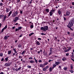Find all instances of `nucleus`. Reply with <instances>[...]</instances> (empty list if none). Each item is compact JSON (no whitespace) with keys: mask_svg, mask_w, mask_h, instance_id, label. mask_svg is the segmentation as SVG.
Masks as SVG:
<instances>
[{"mask_svg":"<svg viewBox=\"0 0 74 74\" xmlns=\"http://www.w3.org/2000/svg\"><path fill=\"white\" fill-rule=\"evenodd\" d=\"M22 27H18V30H21V29H22Z\"/></svg>","mask_w":74,"mask_h":74,"instance_id":"ea45409f","label":"nucleus"},{"mask_svg":"<svg viewBox=\"0 0 74 74\" xmlns=\"http://www.w3.org/2000/svg\"><path fill=\"white\" fill-rule=\"evenodd\" d=\"M44 32H46L47 30H48L49 29V28L48 26L47 25L44 26Z\"/></svg>","mask_w":74,"mask_h":74,"instance_id":"7ed1b4c3","label":"nucleus"},{"mask_svg":"<svg viewBox=\"0 0 74 74\" xmlns=\"http://www.w3.org/2000/svg\"><path fill=\"white\" fill-rule=\"evenodd\" d=\"M60 62H56L55 63V64L56 65H59V64H60Z\"/></svg>","mask_w":74,"mask_h":74,"instance_id":"dca6fc26","label":"nucleus"},{"mask_svg":"<svg viewBox=\"0 0 74 74\" xmlns=\"http://www.w3.org/2000/svg\"><path fill=\"white\" fill-rule=\"evenodd\" d=\"M32 1H33V0H31V1L29 2L28 3V7H30V6L31 5V4H32Z\"/></svg>","mask_w":74,"mask_h":74,"instance_id":"423d86ee","label":"nucleus"},{"mask_svg":"<svg viewBox=\"0 0 74 74\" xmlns=\"http://www.w3.org/2000/svg\"><path fill=\"white\" fill-rule=\"evenodd\" d=\"M29 62L30 63H34V61L32 60H31L29 61Z\"/></svg>","mask_w":74,"mask_h":74,"instance_id":"2f4dec72","label":"nucleus"},{"mask_svg":"<svg viewBox=\"0 0 74 74\" xmlns=\"http://www.w3.org/2000/svg\"><path fill=\"white\" fill-rule=\"evenodd\" d=\"M25 52H26V51H25V50H24L22 52V53H21V54L23 55H24V53H25Z\"/></svg>","mask_w":74,"mask_h":74,"instance_id":"bb28decb","label":"nucleus"},{"mask_svg":"<svg viewBox=\"0 0 74 74\" xmlns=\"http://www.w3.org/2000/svg\"><path fill=\"white\" fill-rule=\"evenodd\" d=\"M71 57L72 58H74V53L72 52V55H71Z\"/></svg>","mask_w":74,"mask_h":74,"instance_id":"a878e982","label":"nucleus"},{"mask_svg":"<svg viewBox=\"0 0 74 74\" xmlns=\"http://www.w3.org/2000/svg\"><path fill=\"white\" fill-rule=\"evenodd\" d=\"M15 19L16 20V21H18V20H21V19L19 18L18 17H16L15 18Z\"/></svg>","mask_w":74,"mask_h":74,"instance_id":"1a4fd4ad","label":"nucleus"},{"mask_svg":"<svg viewBox=\"0 0 74 74\" xmlns=\"http://www.w3.org/2000/svg\"><path fill=\"white\" fill-rule=\"evenodd\" d=\"M16 16V14H15L14 13L12 14V16L13 17Z\"/></svg>","mask_w":74,"mask_h":74,"instance_id":"412c9836","label":"nucleus"},{"mask_svg":"<svg viewBox=\"0 0 74 74\" xmlns=\"http://www.w3.org/2000/svg\"><path fill=\"white\" fill-rule=\"evenodd\" d=\"M56 64H53V67H56Z\"/></svg>","mask_w":74,"mask_h":74,"instance_id":"3c124183","label":"nucleus"},{"mask_svg":"<svg viewBox=\"0 0 74 74\" xmlns=\"http://www.w3.org/2000/svg\"><path fill=\"white\" fill-rule=\"evenodd\" d=\"M9 58V57H8L7 58H5V61H6V62H7V61H8Z\"/></svg>","mask_w":74,"mask_h":74,"instance_id":"4468645a","label":"nucleus"},{"mask_svg":"<svg viewBox=\"0 0 74 74\" xmlns=\"http://www.w3.org/2000/svg\"><path fill=\"white\" fill-rule=\"evenodd\" d=\"M34 33L32 32V33H31V34H29V37H30V36H32V35H33V34H34Z\"/></svg>","mask_w":74,"mask_h":74,"instance_id":"4be33fe9","label":"nucleus"},{"mask_svg":"<svg viewBox=\"0 0 74 74\" xmlns=\"http://www.w3.org/2000/svg\"><path fill=\"white\" fill-rule=\"evenodd\" d=\"M14 13V14H15V15H17L18 14V12H17V11H16Z\"/></svg>","mask_w":74,"mask_h":74,"instance_id":"72a5a7b5","label":"nucleus"},{"mask_svg":"<svg viewBox=\"0 0 74 74\" xmlns=\"http://www.w3.org/2000/svg\"><path fill=\"white\" fill-rule=\"evenodd\" d=\"M58 13L59 15H60V14H61V12L60 11V10H58Z\"/></svg>","mask_w":74,"mask_h":74,"instance_id":"6ab92c4d","label":"nucleus"},{"mask_svg":"<svg viewBox=\"0 0 74 74\" xmlns=\"http://www.w3.org/2000/svg\"><path fill=\"white\" fill-rule=\"evenodd\" d=\"M68 69V68H67V67H64V68H63V69L64 70H65V71H66L67 70V69Z\"/></svg>","mask_w":74,"mask_h":74,"instance_id":"ddd939ff","label":"nucleus"},{"mask_svg":"<svg viewBox=\"0 0 74 74\" xmlns=\"http://www.w3.org/2000/svg\"><path fill=\"white\" fill-rule=\"evenodd\" d=\"M20 14H23V11H22V10L20 11Z\"/></svg>","mask_w":74,"mask_h":74,"instance_id":"603ef678","label":"nucleus"},{"mask_svg":"<svg viewBox=\"0 0 74 74\" xmlns=\"http://www.w3.org/2000/svg\"><path fill=\"white\" fill-rule=\"evenodd\" d=\"M66 15H64V16H69V15H70V12H69V11H67L66 12Z\"/></svg>","mask_w":74,"mask_h":74,"instance_id":"39448f33","label":"nucleus"},{"mask_svg":"<svg viewBox=\"0 0 74 74\" xmlns=\"http://www.w3.org/2000/svg\"><path fill=\"white\" fill-rule=\"evenodd\" d=\"M38 40H41V39L40 38H38Z\"/></svg>","mask_w":74,"mask_h":74,"instance_id":"774afa93","label":"nucleus"},{"mask_svg":"<svg viewBox=\"0 0 74 74\" xmlns=\"http://www.w3.org/2000/svg\"><path fill=\"white\" fill-rule=\"evenodd\" d=\"M73 25H67V27L71 30H72V31H73V29L71 28V27Z\"/></svg>","mask_w":74,"mask_h":74,"instance_id":"20e7f679","label":"nucleus"},{"mask_svg":"<svg viewBox=\"0 0 74 74\" xmlns=\"http://www.w3.org/2000/svg\"><path fill=\"white\" fill-rule=\"evenodd\" d=\"M7 28V25H6L3 28L5 29H6Z\"/></svg>","mask_w":74,"mask_h":74,"instance_id":"79ce46f5","label":"nucleus"},{"mask_svg":"<svg viewBox=\"0 0 74 74\" xmlns=\"http://www.w3.org/2000/svg\"><path fill=\"white\" fill-rule=\"evenodd\" d=\"M34 27V25H31L30 26V28L31 29H33Z\"/></svg>","mask_w":74,"mask_h":74,"instance_id":"cd10ccee","label":"nucleus"},{"mask_svg":"<svg viewBox=\"0 0 74 74\" xmlns=\"http://www.w3.org/2000/svg\"><path fill=\"white\" fill-rule=\"evenodd\" d=\"M41 35L42 36V35H45V34H44V33H41Z\"/></svg>","mask_w":74,"mask_h":74,"instance_id":"6e6d98bb","label":"nucleus"},{"mask_svg":"<svg viewBox=\"0 0 74 74\" xmlns=\"http://www.w3.org/2000/svg\"><path fill=\"white\" fill-rule=\"evenodd\" d=\"M73 64H71L70 67H71V70H73Z\"/></svg>","mask_w":74,"mask_h":74,"instance_id":"f8f14e48","label":"nucleus"},{"mask_svg":"<svg viewBox=\"0 0 74 74\" xmlns=\"http://www.w3.org/2000/svg\"><path fill=\"white\" fill-rule=\"evenodd\" d=\"M6 12H7V13L8 12H9V11H10V10H9V9L8 8H6Z\"/></svg>","mask_w":74,"mask_h":74,"instance_id":"f3484780","label":"nucleus"},{"mask_svg":"<svg viewBox=\"0 0 74 74\" xmlns=\"http://www.w3.org/2000/svg\"><path fill=\"white\" fill-rule=\"evenodd\" d=\"M9 34H9V33H8L6 34V35L7 36H6L7 37V38H8V37H10V36H8V35H9Z\"/></svg>","mask_w":74,"mask_h":74,"instance_id":"58836bf2","label":"nucleus"},{"mask_svg":"<svg viewBox=\"0 0 74 74\" xmlns=\"http://www.w3.org/2000/svg\"><path fill=\"white\" fill-rule=\"evenodd\" d=\"M4 30H5V29L4 28H3L2 29V31H1V32L3 33V32H4Z\"/></svg>","mask_w":74,"mask_h":74,"instance_id":"de8ad7c7","label":"nucleus"},{"mask_svg":"<svg viewBox=\"0 0 74 74\" xmlns=\"http://www.w3.org/2000/svg\"><path fill=\"white\" fill-rule=\"evenodd\" d=\"M22 47V45H19L18 46V47L19 48H21Z\"/></svg>","mask_w":74,"mask_h":74,"instance_id":"49530a36","label":"nucleus"},{"mask_svg":"<svg viewBox=\"0 0 74 74\" xmlns=\"http://www.w3.org/2000/svg\"><path fill=\"white\" fill-rule=\"evenodd\" d=\"M45 11L47 12H49V9H45Z\"/></svg>","mask_w":74,"mask_h":74,"instance_id":"2eb2a0df","label":"nucleus"},{"mask_svg":"<svg viewBox=\"0 0 74 74\" xmlns=\"http://www.w3.org/2000/svg\"><path fill=\"white\" fill-rule=\"evenodd\" d=\"M44 56H47V53H45L44 54Z\"/></svg>","mask_w":74,"mask_h":74,"instance_id":"a19ab883","label":"nucleus"},{"mask_svg":"<svg viewBox=\"0 0 74 74\" xmlns=\"http://www.w3.org/2000/svg\"><path fill=\"white\" fill-rule=\"evenodd\" d=\"M41 30H43L44 31V27H42L40 28Z\"/></svg>","mask_w":74,"mask_h":74,"instance_id":"5701e85b","label":"nucleus"},{"mask_svg":"<svg viewBox=\"0 0 74 74\" xmlns=\"http://www.w3.org/2000/svg\"><path fill=\"white\" fill-rule=\"evenodd\" d=\"M68 49H69V51H70V50H71V47H69Z\"/></svg>","mask_w":74,"mask_h":74,"instance_id":"864d4df0","label":"nucleus"},{"mask_svg":"<svg viewBox=\"0 0 74 74\" xmlns=\"http://www.w3.org/2000/svg\"><path fill=\"white\" fill-rule=\"evenodd\" d=\"M3 17H4V15H3L2 14L0 15V19L2 18Z\"/></svg>","mask_w":74,"mask_h":74,"instance_id":"c756f323","label":"nucleus"},{"mask_svg":"<svg viewBox=\"0 0 74 74\" xmlns=\"http://www.w3.org/2000/svg\"><path fill=\"white\" fill-rule=\"evenodd\" d=\"M39 67H42L43 68V67H45V66H44V64H40Z\"/></svg>","mask_w":74,"mask_h":74,"instance_id":"6e6552de","label":"nucleus"},{"mask_svg":"<svg viewBox=\"0 0 74 74\" xmlns=\"http://www.w3.org/2000/svg\"><path fill=\"white\" fill-rule=\"evenodd\" d=\"M74 24V18H72L70 21V22H69L68 25H71L73 26V24Z\"/></svg>","mask_w":74,"mask_h":74,"instance_id":"f257e3e1","label":"nucleus"},{"mask_svg":"<svg viewBox=\"0 0 74 74\" xmlns=\"http://www.w3.org/2000/svg\"><path fill=\"white\" fill-rule=\"evenodd\" d=\"M21 67H19V68L18 69V70L19 71L20 70H21Z\"/></svg>","mask_w":74,"mask_h":74,"instance_id":"4d7b16f0","label":"nucleus"},{"mask_svg":"<svg viewBox=\"0 0 74 74\" xmlns=\"http://www.w3.org/2000/svg\"><path fill=\"white\" fill-rule=\"evenodd\" d=\"M29 23L31 24V25H33V23L32 22H29Z\"/></svg>","mask_w":74,"mask_h":74,"instance_id":"c9c22d12","label":"nucleus"},{"mask_svg":"<svg viewBox=\"0 0 74 74\" xmlns=\"http://www.w3.org/2000/svg\"><path fill=\"white\" fill-rule=\"evenodd\" d=\"M15 25H16V26H17L18 25V23H16V24H15Z\"/></svg>","mask_w":74,"mask_h":74,"instance_id":"0e129e2a","label":"nucleus"},{"mask_svg":"<svg viewBox=\"0 0 74 74\" xmlns=\"http://www.w3.org/2000/svg\"><path fill=\"white\" fill-rule=\"evenodd\" d=\"M15 71H18V69H15Z\"/></svg>","mask_w":74,"mask_h":74,"instance_id":"13d9d810","label":"nucleus"},{"mask_svg":"<svg viewBox=\"0 0 74 74\" xmlns=\"http://www.w3.org/2000/svg\"><path fill=\"white\" fill-rule=\"evenodd\" d=\"M42 70L44 71H45L47 70V69L45 68V67L42 69Z\"/></svg>","mask_w":74,"mask_h":74,"instance_id":"7c9ffc66","label":"nucleus"},{"mask_svg":"<svg viewBox=\"0 0 74 74\" xmlns=\"http://www.w3.org/2000/svg\"><path fill=\"white\" fill-rule=\"evenodd\" d=\"M29 59H33V58L32 57H31L29 58Z\"/></svg>","mask_w":74,"mask_h":74,"instance_id":"338daca9","label":"nucleus"},{"mask_svg":"<svg viewBox=\"0 0 74 74\" xmlns=\"http://www.w3.org/2000/svg\"><path fill=\"white\" fill-rule=\"evenodd\" d=\"M69 53H67L66 54V56H69Z\"/></svg>","mask_w":74,"mask_h":74,"instance_id":"69168bd1","label":"nucleus"},{"mask_svg":"<svg viewBox=\"0 0 74 74\" xmlns=\"http://www.w3.org/2000/svg\"><path fill=\"white\" fill-rule=\"evenodd\" d=\"M38 62H39V63H41V62H42V60H39L38 61Z\"/></svg>","mask_w":74,"mask_h":74,"instance_id":"bf43d9fd","label":"nucleus"},{"mask_svg":"<svg viewBox=\"0 0 74 74\" xmlns=\"http://www.w3.org/2000/svg\"><path fill=\"white\" fill-rule=\"evenodd\" d=\"M7 16L6 15L4 16V18H3V19H4V20L5 19H6V18H7Z\"/></svg>","mask_w":74,"mask_h":74,"instance_id":"4c0bfd02","label":"nucleus"},{"mask_svg":"<svg viewBox=\"0 0 74 74\" xmlns=\"http://www.w3.org/2000/svg\"><path fill=\"white\" fill-rule=\"evenodd\" d=\"M4 58H2V59L1 60V62H3V61H4Z\"/></svg>","mask_w":74,"mask_h":74,"instance_id":"c03bdc74","label":"nucleus"},{"mask_svg":"<svg viewBox=\"0 0 74 74\" xmlns=\"http://www.w3.org/2000/svg\"><path fill=\"white\" fill-rule=\"evenodd\" d=\"M49 71L50 72H51L52 71V69L51 67H50Z\"/></svg>","mask_w":74,"mask_h":74,"instance_id":"393cba45","label":"nucleus"},{"mask_svg":"<svg viewBox=\"0 0 74 74\" xmlns=\"http://www.w3.org/2000/svg\"><path fill=\"white\" fill-rule=\"evenodd\" d=\"M27 67H28V68H29V69H30V68L32 67V66H27Z\"/></svg>","mask_w":74,"mask_h":74,"instance_id":"09e8293b","label":"nucleus"},{"mask_svg":"<svg viewBox=\"0 0 74 74\" xmlns=\"http://www.w3.org/2000/svg\"><path fill=\"white\" fill-rule=\"evenodd\" d=\"M48 64V62H46L45 64H44L45 66H46V65H47Z\"/></svg>","mask_w":74,"mask_h":74,"instance_id":"e433bc0d","label":"nucleus"},{"mask_svg":"<svg viewBox=\"0 0 74 74\" xmlns=\"http://www.w3.org/2000/svg\"><path fill=\"white\" fill-rule=\"evenodd\" d=\"M8 55H10L11 53V51H8Z\"/></svg>","mask_w":74,"mask_h":74,"instance_id":"aec40b11","label":"nucleus"},{"mask_svg":"<svg viewBox=\"0 0 74 74\" xmlns=\"http://www.w3.org/2000/svg\"><path fill=\"white\" fill-rule=\"evenodd\" d=\"M45 68L46 69H48V68H49V66L48 65L47 66H46L45 67Z\"/></svg>","mask_w":74,"mask_h":74,"instance_id":"a18cd8bd","label":"nucleus"},{"mask_svg":"<svg viewBox=\"0 0 74 74\" xmlns=\"http://www.w3.org/2000/svg\"><path fill=\"white\" fill-rule=\"evenodd\" d=\"M55 11V10L53 9H52V10H51V12H54Z\"/></svg>","mask_w":74,"mask_h":74,"instance_id":"473e14b6","label":"nucleus"},{"mask_svg":"<svg viewBox=\"0 0 74 74\" xmlns=\"http://www.w3.org/2000/svg\"><path fill=\"white\" fill-rule=\"evenodd\" d=\"M53 50H54V49H53V48L52 47H50V53L49 54V55H51V54L53 52Z\"/></svg>","mask_w":74,"mask_h":74,"instance_id":"f03ea898","label":"nucleus"},{"mask_svg":"<svg viewBox=\"0 0 74 74\" xmlns=\"http://www.w3.org/2000/svg\"><path fill=\"white\" fill-rule=\"evenodd\" d=\"M69 71H70V72H71V73H74V71H73V70H69Z\"/></svg>","mask_w":74,"mask_h":74,"instance_id":"b1692460","label":"nucleus"},{"mask_svg":"<svg viewBox=\"0 0 74 74\" xmlns=\"http://www.w3.org/2000/svg\"><path fill=\"white\" fill-rule=\"evenodd\" d=\"M36 44L38 45H40V43L39 42V41H37L36 42Z\"/></svg>","mask_w":74,"mask_h":74,"instance_id":"9b49d317","label":"nucleus"},{"mask_svg":"<svg viewBox=\"0 0 74 74\" xmlns=\"http://www.w3.org/2000/svg\"><path fill=\"white\" fill-rule=\"evenodd\" d=\"M4 38L5 40H7V39H8V38H7V36H5L4 37Z\"/></svg>","mask_w":74,"mask_h":74,"instance_id":"f704fd0d","label":"nucleus"},{"mask_svg":"<svg viewBox=\"0 0 74 74\" xmlns=\"http://www.w3.org/2000/svg\"><path fill=\"white\" fill-rule=\"evenodd\" d=\"M64 21H66V19H67V18H65V17H64Z\"/></svg>","mask_w":74,"mask_h":74,"instance_id":"e2e57ef3","label":"nucleus"},{"mask_svg":"<svg viewBox=\"0 0 74 74\" xmlns=\"http://www.w3.org/2000/svg\"><path fill=\"white\" fill-rule=\"evenodd\" d=\"M16 21H17L16 20H15H15H13V22H16Z\"/></svg>","mask_w":74,"mask_h":74,"instance_id":"052dcab7","label":"nucleus"},{"mask_svg":"<svg viewBox=\"0 0 74 74\" xmlns=\"http://www.w3.org/2000/svg\"><path fill=\"white\" fill-rule=\"evenodd\" d=\"M5 66L6 67H8L10 66V64L9 63H6L5 64Z\"/></svg>","mask_w":74,"mask_h":74,"instance_id":"0eeeda50","label":"nucleus"},{"mask_svg":"<svg viewBox=\"0 0 74 74\" xmlns=\"http://www.w3.org/2000/svg\"><path fill=\"white\" fill-rule=\"evenodd\" d=\"M49 13L50 14V16H52V15L53 14V13L51 12H50Z\"/></svg>","mask_w":74,"mask_h":74,"instance_id":"a211bd4d","label":"nucleus"},{"mask_svg":"<svg viewBox=\"0 0 74 74\" xmlns=\"http://www.w3.org/2000/svg\"><path fill=\"white\" fill-rule=\"evenodd\" d=\"M69 50L68 49L64 51L65 52H69Z\"/></svg>","mask_w":74,"mask_h":74,"instance_id":"37998d69","label":"nucleus"},{"mask_svg":"<svg viewBox=\"0 0 74 74\" xmlns=\"http://www.w3.org/2000/svg\"><path fill=\"white\" fill-rule=\"evenodd\" d=\"M19 30L18 28H16L15 29V32H17V31H19Z\"/></svg>","mask_w":74,"mask_h":74,"instance_id":"8fccbe9b","label":"nucleus"},{"mask_svg":"<svg viewBox=\"0 0 74 74\" xmlns=\"http://www.w3.org/2000/svg\"><path fill=\"white\" fill-rule=\"evenodd\" d=\"M12 14V11H11L9 13V15L7 17V18H8L9 16H10L11 14Z\"/></svg>","mask_w":74,"mask_h":74,"instance_id":"9d476101","label":"nucleus"},{"mask_svg":"<svg viewBox=\"0 0 74 74\" xmlns=\"http://www.w3.org/2000/svg\"><path fill=\"white\" fill-rule=\"evenodd\" d=\"M3 54L2 53H0V56H1V57H3Z\"/></svg>","mask_w":74,"mask_h":74,"instance_id":"c85d7f7f","label":"nucleus"},{"mask_svg":"<svg viewBox=\"0 0 74 74\" xmlns=\"http://www.w3.org/2000/svg\"><path fill=\"white\" fill-rule=\"evenodd\" d=\"M23 36V35L22 34H21L20 36H19V37H22V36Z\"/></svg>","mask_w":74,"mask_h":74,"instance_id":"680f3d73","label":"nucleus"},{"mask_svg":"<svg viewBox=\"0 0 74 74\" xmlns=\"http://www.w3.org/2000/svg\"><path fill=\"white\" fill-rule=\"evenodd\" d=\"M3 5V3H0V5H1V6H2Z\"/></svg>","mask_w":74,"mask_h":74,"instance_id":"5fc2aeb1","label":"nucleus"}]
</instances>
